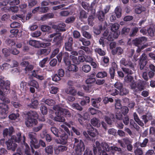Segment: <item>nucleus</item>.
<instances>
[{
	"label": "nucleus",
	"instance_id": "obj_55",
	"mask_svg": "<svg viewBox=\"0 0 155 155\" xmlns=\"http://www.w3.org/2000/svg\"><path fill=\"white\" fill-rule=\"evenodd\" d=\"M48 59V58L46 57L44 58L39 63V66L42 67L43 68L45 66V64L47 61Z\"/></svg>",
	"mask_w": 155,
	"mask_h": 155
},
{
	"label": "nucleus",
	"instance_id": "obj_33",
	"mask_svg": "<svg viewBox=\"0 0 155 155\" xmlns=\"http://www.w3.org/2000/svg\"><path fill=\"white\" fill-rule=\"evenodd\" d=\"M69 65L68 68L69 71L76 72L78 70V68L75 65L71 64Z\"/></svg>",
	"mask_w": 155,
	"mask_h": 155
},
{
	"label": "nucleus",
	"instance_id": "obj_10",
	"mask_svg": "<svg viewBox=\"0 0 155 155\" xmlns=\"http://www.w3.org/2000/svg\"><path fill=\"white\" fill-rule=\"evenodd\" d=\"M105 115L104 116V119L107 124L111 125L112 123L111 119L114 117V115L109 111H107L105 113Z\"/></svg>",
	"mask_w": 155,
	"mask_h": 155
},
{
	"label": "nucleus",
	"instance_id": "obj_26",
	"mask_svg": "<svg viewBox=\"0 0 155 155\" xmlns=\"http://www.w3.org/2000/svg\"><path fill=\"white\" fill-rule=\"evenodd\" d=\"M21 65L23 67H25V70L26 71L31 70L32 69V66L31 65H29V63L28 61H23L21 63Z\"/></svg>",
	"mask_w": 155,
	"mask_h": 155
},
{
	"label": "nucleus",
	"instance_id": "obj_46",
	"mask_svg": "<svg viewBox=\"0 0 155 155\" xmlns=\"http://www.w3.org/2000/svg\"><path fill=\"white\" fill-rule=\"evenodd\" d=\"M95 51L101 56H104L105 54V52L101 48H96L94 50Z\"/></svg>",
	"mask_w": 155,
	"mask_h": 155
},
{
	"label": "nucleus",
	"instance_id": "obj_15",
	"mask_svg": "<svg viewBox=\"0 0 155 155\" xmlns=\"http://www.w3.org/2000/svg\"><path fill=\"white\" fill-rule=\"evenodd\" d=\"M66 25L64 23H61L58 25H54L52 26V28L58 30L59 31H65L64 28Z\"/></svg>",
	"mask_w": 155,
	"mask_h": 155
},
{
	"label": "nucleus",
	"instance_id": "obj_4",
	"mask_svg": "<svg viewBox=\"0 0 155 155\" xmlns=\"http://www.w3.org/2000/svg\"><path fill=\"white\" fill-rule=\"evenodd\" d=\"M28 140L30 143V146L32 149V152L34 153V150L33 149V148L37 149L38 147V146L35 145V144L38 143V140L36 138V134L34 132H29L28 134Z\"/></svg>",
	"mask_w": 155,
	"mask_h": 155
},
{
	"label": "nucleus",
	"instance_id": "obj_16",
	"mask_svg": "<svg viewBox=\"0 0 155 155\" xmlns=\"http://www.w3.org/2000/svg\"><path fill=\"white\" fill-rule=\"evenodd\" d=\"M65 92L68 94L75 96L77 94V91L74 87L69 86L65 89Z\"/></svg>",
	"mask_w": 155,
	"mask_h": 155
},
{
	"label": "nucleus",
	"instance_id": "obj_50",
	"mask_svg": "<svg viewBox=\"0 0 155 155\" xmlns=\"http://www.w3.org/2000/svg\"><path fill=\"white\" fill-rule=\"evenodd\" d=\"M114 86L116 88L120 90L123 88V85L121 83L117 81L114 84Z\"/></svg>",
	"mask_w": 155,
	"mask_h": 155
},
{
	"label": "nucleus",
	"instance_id": "obj_37",
	"mask_svg": "<svg viewBox=\"0 0 155 155\" xmlns=\"http://www.w3.org/2000/svg\"><path fill=\"white\" fill-rule=\"evenodd\" d=\"M134 119L136 122L140 125L141 127L144 126V124L140 120L138 117V116L136 113L134 114Z\"/></svg>",
	"mask_w": 155,
	"mask_h": 155
},
{
	"label": "nucleus",
	"instance_id": "obj_54",
	"mask_svg": "<svg viewBox=\"0 0 155 155\" xmlns=\"http://www.w3.org/2000/svg\"><path fill=\"white\" fill-rule=\"evenodd\" d=\"M60 33L56 32L55 33H53L52 34H51L49 35L48 36V37L50 39H49L48 41H50L52 40V38H56V36L58 35L59 34H60Z\"/></svg>",
	"mask_w": 155,
	"mask_h": 155
},
{
	"label": "nucleus",
	"instance_id": "obj_14",
	"mask_svg": "<svg viewBox=\"0 0 155 155\" xmlns=\"http://www.w3.org/2000/svg\"><path fill=\"white\" fill-rule=\"evenodd\" d=\"M10 83L9 81H7L5 82H4V84L2 86V88L0 89V91H2L1 94H2L3 91L6 94H8L9 92Z\"/></svg>",
	"mask_w": 155,
	"mask_h": 155
},
{
	"label": "nucleus",
	"instance_id": "obj_11",
	"mask_svg": "<svg viewBox=\"0 0 155 155\" xmlns=\"http://www.w3.org/2000/svg\"><path fill=\"white\" fill-rule=\"evenodd\" d=\"M73 40L72 37H69L68 40L65 42L64 48L66 51H71L72 50V45Z\"/></svg>",
	"mask_w": 155,
	"mask_h": 155
},
{
	"label": "nucleus",
	"instance_id": "obj_58",
	"mask_svg": "<svg viewBox=\"0 0 155 155\" xmlns=\"http://www.w3.org/2000/svg\"><path fill=\"white\" fill-rule=\"evenodd\" d=\"M116 103L115 104V108L116 109H120L122 107L120 101V100H116Z\"/></svg>",
	"mask_w": 155,
	"mask_h": 155
},
{
	"label": "nucleus",
	"instance_id": "obj_25",
	"mask_svg": "<svg viewBox=\"0 0 155 155\" xmlns=\"http://www.w3.org/2000/svg\"><path fill=\"white\" fill-rule=\"evenodd\" d=\"M101 99L98 98L97 99H93L91 100L92 105L95 107L98 108L100 106L99 103L101 101Z\"/></svg>",
	"mask_w": 155,
	"mask_h": 155
},
{
	"label": "nucleus",
	"instance_id": "obj_51",
	"mask_svg": "<svg viewBox=\"0 0 155 155\" xmlns=\"http://www.w3.org/2000/svg\"><path fill=\"white\" fill-rule=\"evenodd\" d=\"M121 109V113L124 116L128 113L129 110L128 108L126 106H123Z\"/></svg>",
	"mask_w": 155,
	"mask_h": 155
},
{
	"label": "nucleus",
	"instance_id": "obj_28",
	"mask_svg": "<svg viewBox=\"0 0 155 155\" xmlns=\"http://www.w3.org/2000/svg\"><path fill=\"white\" fill-rule=\"evenodd\" d=\"M2 94H0V99L3 102L5 103H8L10 102V100L9 99L5 97V94H6L3 91Z\"/></svg>",
	"mask_w": 155,
	"mask_h": 155
},
{
	"label": "nucleus",
	"instance_id": "obj_13",
	"mask_svg": "<svg viewBox=\"0 0 155 155\" xmlns=\"http://www.w3.org/2000/svg\"><path fill=\"white\" fill-rule=\"evenodd\" d=\"M60 142H58L56 140V142L58 143H61L62 144L66 143L67 142L68 137V135L63 131V133H61V135L60 136Z\"/></svg>",
	"mask_w": 155,
	"mask_h": 155
},
{
	"label": "nucleus",
	"instance_id": "obj_38",
	"mask_svg": "<svg viewBox=\"0 0 155 155\" xmlns=\"http://www.w3.org/2000/svg\"><path fill=\"white\" fill-rule=\"evenodd\" d=\"M45 152L48 154H52L53 152V148L51 145L47 146L45 148Z\"/></svg>",
	"mask_w": 155,
	"mask_h": 155
},
{
	"label": "nucleus",
	"instance_id": "obj_7",
	"mask_svg": "<svg viewBox=\"0 0 155 155\" xmlns=\"http://www.w3.org/2000/svg\"><path fill=\"white\" fill-rule=\"evenodd\" d=\"M111 149L112 150L111 152L110 153L109 151H105L103 150L102 152V155H115V152L114 151H117L119 152L120 155H124V152L120 147H118L115 146H111L110 147Z\"/></svg>",
	"mask_w": 155,
	"mask_h": 155
},
{
	"label": "nucleus",
	"instance_id": "obj_21",
	"mask_svg": "<svg viewBox=\"0 0 155 155\" xmlns=\"http://www.w3.org/2000/svg\"><path fill=\"white\" fill-rule=\"evenodd\" d=\"M21 133L20 132H18L15 135L12 136L11 137L12 140L18 143L21 141Z\"/></svg>",
	"mask_w": 155,
	"mask_h": 155
},
{
	"label": "nucleus",
	"instance_id": "obj_53",
	"mask_svg": "<svg viewBox=\"0 0 155 155\" xmlns=\"http://www.w3.org/2000/svg\"><path fill=\"white\" fill-rule=\"evenodd\" d=\"M10 27L12 28H18L21 27V25L19 23L14 22L10 24Z\"/></svg>",
	"mask_w": 155,
	"mask_h": 155
},
{
	"label": "nucleus",
	"instance_id": "obj_47",
	"mask_svg": "<svg viewBox=\"0 0 155 155\" xmlns=\"http://www.w3.org/2000/svg\"><path fill=\"white\" fill-rule=\"evenodd\" d=\"M115 12L117 18H120L121 15V9L120 7H117L115 10Z\"/></svg>",
	"mask_w": 155,
	"mask_h": 155
},
{
	"label": "nucleus",
	"instance_id": "obj_49",
	"mask_svg": "<svg viewBox=\"0 0 155 155\" xmlns=\"http://www.w3.org/2000/svg\"><path fill=\"white\" fill-rule=\"evenodd\" d=\"M103 62V64L104 66H106L109 64V59L107 57H104L102 58Z\"/></svg>",
	"mask_w": 155,
	"mask_h": 155
},
{
	"label": "nucleus",
	"instance_id": "obj_44",
	"mask_svg": "<svg viewBox=\"0 0 155 155\" xmlns=\"http://www.w3.org/2000/svg\"><path fill=\"white\" fill-rule=\"evenodd\" d=\"M88 133L91 136L94 137L98 134V132L96 129H94V130L92 131H88Z\"/></svg>",
	"mask_w": 155,
	"mask_h": 155
},
{
	"label": "nucleus",
	"instance_id": "obj_5",
	"mask_svg": "<svg viewBox=\"0 0 155 155\" xmlns=\"http://www.w3.org/2000/svg\"><path fill=\"white\" fill-rule=\"evenodd\" d=\"M61 129L58 130L56 128L52 127L51 128V130L52 132L57 137H59L61 135V133H63V130H64L68 134H70V131L68 128L65 125H61L60 126Z\"/></svg>",
	"mask_w": 155,
	"mask_h": 155
},
{
	"label": "nucleus",
	"instance_id": "obj_2",
	"mask_svg": "<svg viewBox=\"0 0 155 155\" xmlns=\"http://www.w3.org/2000/svg\"><path fill=\"white\" fill-rule=\"evenodd\" d=\"M27 118L25 121V124L28 127L32 126L33 124H36V119L38 116L36 112L31 111L27 113Z\"/></svg>",
	"mask_w": 155,
	"mask_h": 155
},
{
	"label": "nucleus",
	"instance_id": "obj_35",
	"mask_svg": "<svg viewBox=\"0 0 155 155\" xmlns=\"http://www.w3.org/2000/svg\"><path fill=\"white\" fill-rule=\"evenodd\" d=\"M62 40V37L61 36V34L60 33L58 35L56 36L55 38H53V41L56 43L57 45H59L61 43Z\"/></svg>",
	"mask_w": 155,
	"mask_h": 155
},
{
	"label": "nucleus",
	"instance_id": "obj_48",
	"mask_svg": "<svg viewBox=\"0 0 155 155\" xmlns=\"http://www.w3.org/2000/svg\"><path fill=\"white\" fill-rule=\"evenodd\" d=\"M153 103L154 102L151 99H150V97L147 98L146 100V106L152 107Z\"/></svg>",
	"mask_w": 155,
	"mask_h": 155
},
{
	"label": "nucleus",
	"instance_id": "obj_18",
	"mask_svg": "<svg viewBox=\"0 0 155 155\" xmlns=\"http://www.w3.org/2000/svg\"><path fill=\"white\" fill-rule=\"evenodd\" d=\"M120 62L124 66H129L132 69H133L134 65L130 61H127L125 58H123L120 60Z\"/></svg>",
	"mask_w": 155,
	"mask_h": 155
},
{
	"label": "nucleus",
	"instance_id": "obj_59",
	"mask_svg": "<svg viewBox=\"0 0 155 155\" xmlns=\"http://www.w3.org/2000/svg\"><path fill=\"white\" fill-rule=\"evenodd\" d=\"M115 117L116 118L119 120L122 119L123 115L120 111H118L115 113Z\"/></svg>",
	"mask_w": 155,
	"mask_h": 155
},
{
	"label": "nucleus",
	"instance_id": "obj_17",
	"mask_svg": "<svg viewBox=\"0 0 155 155\" xmlns=\"http://www.w3.org/2000/svg\"><path fill=\"white\" fill-rule=\"evenodd\" d=\"M133 80V78L131 76L127 75L124 78V80L127 83H129L131 82L130 86L132 88H134L137 86L134 83H133L132 81Z\"/></svg>",
	"mask_w": 155,
	"mask_h": 155
},
{
	"label": "nucleus",
	"instance_id": "obj_60",
	"mask_svg": "<svg viewBox=\"0 0 155 155\" xmlns=\"http://www.w3.org/2000/svg\"><path fill=\"white\" fill-rule=\"evenodd\" d=\"M72 107L80 111L82 110V108L78 103H74L72 104Z\"/></svg>",
	"mask_w": 155,
	"mask_h": 155
},
{
	"label": "nucleus",
	"instance_id": "obj_20",
	"mask_svg": "<svg viewBox=\"0 0 155 155\" xmlns=\"http://www.w3.org/2000/svg\"><path fill=\"white\" fill-rule=\"evenodd\" d=\"M14 132L13 128L12 127H10L9 129L5 128L3 131L4 136H6L8 135L11 137L12 134Z\"/></svg>",
	"mask_w": 155,
	"mask_h": 155
},
{
	"label": "nucleus",
	"instance_id": "obj_29",
	"mask_svg": "<svg viewBox=\"0 0 155 155\" xmlns=\"http://www.w3.org/2000/svg\"><path fill=\"white\" fill-rule=\"evenodd\" d=\"M67 149V148L65 146H60L55 150V152L56 154H58L60 152H62L66 151Z\"/></svg>",
	"mask_w": 155,
	"mask_h": 155
},
{
	"label": "nucleus",
	"instance_id": "obj_40",
	"mask_svg": "<svg viewBox=\"0 0 155 155\" xmlns=\"http://www.w3.org/2000/svg\"><path fill=\"white\" fill-rule=\"evenodd\" d=\"M27 84L24 81H22L20 84V89L21 91H26L28 88L26 87Z\"/></svg>",
	"mask_w": 155,
	"mask_h": 155
},
{
	"label": "nucleus",
	"instance_id": "obj_41",
	"mask_svg": "<svg viewBox=\"0 0 155 155\" xmlns=\"http://www.w3.org/2000/svg\"><path fill=\"white\" fill-rule=\"evenodd\" d=\"M107 73L105 71H102L99 72L96 74V77L99 78H102L106 77Z\"/></svg>",
	"mask_w": 155,
	"mask_h": 155
},
{
	"label": "nucleus",
	"instance_id": "obj_43",
	"mask_svg": "<svg viewBox=\"0 0 155 155\" xmlns=\"http://www.w3.org/2000/svg\"><path fill=\"white\" fill-rule=\"evenodd\" d=\"M82 69L84 72L87 73L90 71L91 70V67L89 65H84L82 66Z\"/></svg>",
	"mask_w": 155,
	"mask_h": 155
},
{
	"label": "nucleus",
	"instance_id": "obj_23",
	"mask_svg": "<svg viewBox=\"0 0 155 155\" xmlns=\"http://www.w3.org/2000/svg\"><path fill=\"white\" fill-rule=\"evenodd\" d=\"M23 139L22 140L23 143V147H25V153L27 155H31L30 151L29 150V147L28 145L25 142L26 137L24 135L23 136Z\"/></svg>",
	"mask_w": 155,
	"mask_h": 155
},
{
	"label": "nucleus",
	"instance_id": "obj_1",
	"mask_svg": "<svg viewBox=\"0 0 155 155\" xmlns=\"http://www.w3.org/2000/svg\"><path fill=\"white\" fill-rule=\"evenodd\" d=\"M63 106L62 104H59L53 107V109L55 111V113L57 115L54 118L55 121L60 122H63L65 121V119L62 115H66L69 117L70 116V113L67 109L62 108Z\"/></svg>",
	"mask_w": 155,
	"mask_h": 155
},
{
	"label": "nucleus",
	"instance_id": "obj_30",
	"mask_svg": "<svg viewBox=\"0 0 155 155\" xmlns=\"http://www.w3.org/2000/svg\"><path fill=\"white\" fill-rule=\"evenodd\" d=\"M41 101L42 102H45L49 106H52L55 103V101L51 99L46 100L45 98H43Z\"/></svg>",
	"mask_w": 155,
	"mask_h": 155
},
{
	"label": "nucleus",
	"instance_id": "obj_31",
	"mask_svg": "<svg viewBox=\"0 0 155 155\" xmlns=\"http://www.w3.org/2000/svg\"><path fill=\"white\" fill-rule=\"evenodd\" d=\"M144 56V54L142 55L140 60V68L141 70L144 69L145 66V57Z\"/></svg>",
	"mask_w": 155,
	"mask_h": 155
},
{
	"label": "nucleus",
	"instance_id": "obj_42",
	"mask_svg": "<svg viewBox=\"0 0 155 155\" xmlns=\"http://www.w3.org/2000/svg\"><path fill=\"white\" fill-rule=\"evenodd\" d=\"M29 85L35 87L36 88H38L39 86L38 83L35 81L32 80L28 83Z\"/></svg>",
	"mask_w": 155,
	"mask_h": 155
},
{
	"label": "nucleus",
	"instance_id": "obj_12",
	"mask_svg": "<svg viewBox=\"0 0 155 155\" xmlns=\"http://www.w3.org/2000/svg\"><path fill=\"white\" fill-rule=\"evenodd\" d=\"M145 38L144 37H141L137 38L132 41V43L135 46L139 47V45H141L145 42Z\"/></svg>",
	"mask_w": 155,
	"mask_h": 155
},
{
	"label": "nucleus",
	"instance_id": "obj_62",
	"mask_svg": "<svg viewBox=\"0 0 155 155\" xmlns=\"http://www.w3.org/2000/svg\"><path fill=\"white\" fill-rule=\"evenodd\" d=\"M87 13L84 10H81L80 13V18H86L87 17Z\"/></svg>",
	"mask_w": 155,
	"mask_h": 155
},
{
	"label": "nucleus",
	"instance_id": "obj_39",
	"mask_svg": "<svg viewBox=\"0 0 155 155\" xmlns=\"http://www.w3.org/2000/svg\"><path fill=\"white\" fill-rule=\"evenodd\" d=\"M137 87L140 90H142L144 87L145 84L144 82L142 80H139L137 84Z\"/></svg>",
	"mask_w": 155,
	"mask_h": 155
},
{
	"label": "nucleus",
	"instance_id": "obj_63",
	"mask_svg": "<svg viewBox=\"0 0 155 155\" xmlns=\"http://www.w3.org/2000/svg\"><path fill=\"white\" fill-rule=\"evenodd\" d=\"M95 79L94 78H89L86 81V83L87 84H91L95 81Z\"/></svg>",
	"mask_w": 155,
	"mask_h": 155
},
{
	"label": "nucleus",
	"instance_id": "obj_32",
	"mask_svg": "<svg viewBox=\"0 0 155 155\" xmlns=\"http://www.w3.org/2000/svg\"><path fill=\"white\" fill-rule=\"evenodd\" d=\"M97 17L99 20L103 21L105 19V14L103 11H100L98 12Z\"/></svg>",
	"mask_w": 155,
	"mask_h": 155
},
{
	"label": "nucleus",
	"instance_id": "obj_56",
	"mask_svg": "<svg viewBox=\"0 0 155 155\" xmlns=\"http://www.w3.org/2000/svg\"><path fill=\"white\" fill-rule=\"evenodd\" d=\"M41 29L43 31L46 32L50 30L51 29V28L48 25H42L41 26Z\"/></svg>",
	"mask_w": 155,
	"mask_h": 155
},
{
	"label": "nucleus",
	"instance_id": "obj_52",
	"mask_svg": "<svg viewBox=\"0 0 155 155\" xmlns=\"http://www.w3.org/2000/svg\"><path fill=\"white\" fill-rule=\"evenodd\" d=\"M80 49L83 50L85 52L88 54H91V52L89 48L86 46H81L80 48Z\"/></svg>",
	"mask_w": 155,
	"mask_h": 155
},
{
	"label": "nucleus",
	"instance_id": "obj_64",
	"mask_svg": "<svg viewBox=\"0 0 155 155\" xmlns=\"http://www.w3.org/2000/svg\"><path fill=\"white\" fill-rule=\"evenodd\" d=\"M122 69L125 73L128 74H133V72L128 68H123Z\"/></svg>",
	"mask_w": 155,
	"mask_h": 155
},
{
	"label": "nucleus",
	"instance_id": "obj_19",
	"mask_svg": "<svg viewBox=\"0 0 155 155\" xmlns=\"http://www.w3.org/2000/svg\"><path fill=\"white\" fill-rule=\"evenodd\" d=\"M29 44L36 48H39L42 46V44L38 41L30 40L28 41Z\"/></svg>",
	"mask_w": 155,
	"mask_h": 155
},
{
	"label": "nucleus",
	"instance_id": "obj_9",
	"mask_svg": "<svg viewBox=\"0 0 155 155\" xmlns=\"http://www.w3.org/2000/svg\"><path fill=\"white\" fill-rule=\"evenodd\" d=\"M15 142L11 138L6 142L7 148L8 150H11L13 151H15V148L17 147V144L15 143Z\"/></svg>",
	"mask_w": 155,
	"mask_h": 155
},
{
	"label": "nucleus",
	"instance_id": "obj_45",
	"mask_svg": "<svg viewBox=\"0 0 155 155\" xmlns=\"http://www.w3.org/2000/svg\"><path fill=\"white\" fill-rule=\"evenodd\" d=\"M109 94L113 96L117 95L119 93V91L114 88H112L109 91Z\"/></svg>",
	"mask_w": 155,
	"mask_h": 155
},
{
	"label": "nucleus",
	"instance_id": "obj_36",
	"mask_svg": "<svg viewBox=\"0 0 155 155\" xmlns=\"http://www.w3.org/2000/svg\"><path fill=\"white\" fill-rule=\"evenodd\" d=\"M31 104H28V106L31 108H36L38 104V101L37 100L32 99L31 100Z\"/></svg>",
	"mask_w": 155,
	"mask_h": 155
},
{
	"label": "nucleus",
	"instance_id": "obj_34",
	"mask_svg": "<svg viewBox=\"0 0 155 155\" xmlns=\"http://www.w3.org/2000/svg\"><path fill=\"white\" fill-rule=\"evenodd\" d=\"M112 52L113 54H117L119 55H120L123 53V50L120 47H118L116 48L115 50H112Z\"/></svg>",
	"mask_w": 155,
	"mask_h": 155
},
{
	"label": "nucleus",
	"instance_id": "obj_3",
	"mask_svg": "<svg viewBox=\"0 0 155 155\" xmlns=\"http://www.w3.org/2000/svg\"><path fill=\"white\" fill-rule=\"evenodd\" d=\"M74 149L75 153L77 155H81L82 151L85 149V146L83 141L76 138L74 139Z\"/></svg>",
	"mask_w": 155,
	"mask_h": 155
},
{
	"label": "nucleus",
	"instance_id": "obj_27",
	"mask_svg": "<svg viewBox=\"0 0 155 155\" xmlns=\"http://www.w3.org/2000/svg\"><path fill=\"white\" fill-rule=\"evenodd\" d=\"M91 123L93 126L97 127H100L101 125L99 120L96 118H94L91 120Z\"/></svg>",
	"mask_w": 155,
	"mask_h": 155
},
{
	"label": "nucleus",
	"instance_id": "obj_6",
	"mask_svg": "<svg viewBox=\"0 0 155 155\" xmlns=\"http://www.w3.org/2000/svg\"><path fill=\"white\" fill-rule=\"evenodd\" d=\"M57 58L59 62H61L62 58H63V60L65 64L68 65L70 64V61L69 60V54L67 52H65L62 53L60 52L57 56Z\"/></svg>",
	"mask_w": 155,
	"mask_h": 155
},
{
	"label": "nucleus",
	"instance_id": "obj_22",
	"mask_svg": "<svg viewBox=\"0 0 155 155\" xmlns=\"http://www.w3.org/2000/svg\"><path fill=\"white\" fill-rule=\"evenodd\" d=\"M51 51V50L48 48H42L39 49L38 52V54L40 55H47Z\"/></svg>",
	"mask_w": 155,
	"mask_h": 155
},
{
	"label": "nucleus",
	"instance_id": "obj_8",
	"mask_svg": "<svg viewBox=\"0 0 155 155\" xmlns=\"http://www.w3.org/2000/svg\"><path fill=\"white\" fill-rule=\"evenodd\" d=\"M1 113L0 118H4L6 116V114L8 113V106L7 105L2 103L0 104Z\"/></svg>",
	"mask_w": 155,
	"mask_h": 155
},
{
	"label": "nucleus",
	"instance_id": "obj_24",
	"mask_svg": "<svg viewBox=\"0 0 155 155\" xmlns=\"http://www.w3.org/2000/svg\"><path fill=\"white\" fill-rule=\"evenodd\" d=\"M65 124L69 127H71L73 131L77 135H79L80 134V132L76 130L74 127L71 126L74 125V123L72 121H70L69 123H65Z\"/></svg>",
	"mask_w": 155,
	"mask_h": 155
},
{
	"label": "nucleus",
	"instance_id": "obj_61",
	"mask_svg": "<svg viewBox=\"0 0 155 155\" xmlns=\"http://www.w3.org/2000/svg\"><path fill=\"white\" fill-rule=\"evenodd\" d=\"M1 69L2 70H6L11 68V66L9 64L5 63L3 64L0 66Z\"/></svg>",
	"mask_w": 155,
	"mask_h": 155
},
{
	"label": "nucleus",
	"instance_id": "obj_57",
	"mask_svg": "<svg viewBox=\"0 0 155 155\" xmlns=\"http://www.w3.org/2000/svg\"><path fill=\"white\" fill-rule=\"evenodd\" d=\"M120 25L117 23H115L112 24V26L111 28V30L113 31H115L116 30H118L119 28Z\"/></svg>",
	"mask_w": 155,
	"mask_h": 155
}]
</instances>
